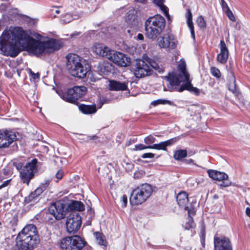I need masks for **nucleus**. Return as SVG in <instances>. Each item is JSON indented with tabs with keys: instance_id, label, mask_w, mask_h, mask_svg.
Here are the masks:
<instances>
[{
	"instance_id": "f257e3e1",
	"label": "nucleus",
	"mask_w": 250,
	"mask_h": 250,
	"mask_svg": "<svg viewBox=\"0 0 250 250\" xmlns=\"http://www.w3.org/2000/svg\"><path fill=\"white\" fill-rule=\"evenodd\" d=\"M31 37L21 27H15L4 30L0 42L4 54L12 57L17 56L21 50L32 53Z\"/></svg>"
},
{
	"instance_id": "f03ea898",
	"label": "nucleus",
	"mask_w": 250,
	"mask_h": 250,
	"mask_svg": "<svg viewBox=\"0 0 250 250\" xmlns=\"http://www.w3.org/2000/svg\"><path fill=\"white\" fill-rule=\"evenodd\" d=\"M179 73L177 75H169L167 80L171 86H176L174 90L178 92H182L188 90L194 93L196 95L200 94V90L193 87L189 80V75L186 70V64L181 62L178 66Z\"/></svg>"
},
{
	"instance_id": "7ed1b4c3",
	"label": "nucleus",
	"mask_w": 250,
	"mask_h": 250,
	"mask_svg": "<svg viewBox=\"0 0 250 250\" xmlns=\"http://www.w3.org/2000/svg\"><path fill=\"white\" fill-rule=\"evenodd\" d=\"M39 240L36 226L33 224L26 225L17 237L15 250H32Z\"/></svg>"
},
{
	"instance_id": "20e7f679",
	"label": "nucleus",
	"mask_w": 250,
	"mask_h": 250,
	"mask_svg": "<svg viewBox=\"0 0 250 250\" xmlns=\"http://www.w3.org/2000/svg\"><path fill=\"white\" fill-rule=\"evenodd\" d=\"M165 25V18L159 14L149 17L145 22L146 37L152 40H155L164 31Z\"/></svg>"
},
{
	"instance_id": "39448f33",
	"label": "nucleus",
	"mask_w": 250,
	"mask_h": 250,
	"mask_svg": "<svg viewBox=\"0 0 250 250\" xmlns=\"http://www.w3.org/2000/svg\"><path fill=\"white\" fill-rule=\"evenodd\" d=\"M66 66L69 73L72 76L79 78H84L88 69L84 66L82 58L76 54L69 53L66 56Z\"/></svg>"
},
{
	"instance_id": "423d86ee",
	"label": "nucleus",
	"mask_w": 250,
	"mask_h": 250,
	"mask_svg": "<svg viewBox=\"0 0 250 250\" xmlns=\"http://www.w3.org/2000/svg\"><path fill=\"white\" fill-rule=\"evenodd\" d=\"M30 43L31 44L32 53L36 55L41 54L45 51H48L49 50H57L61 47V45L59 42L52 39L46 41L41 42L31 37Z\"/></svg>"
},
{
	"instance_id": "0eeeda50",
	"label": "nucleus",
	"mask_w": 250,
	"mask_h": 250,
	"mask_svg": "<svg viewBox=\"0 0 250 250\" xmlns=\"http://www.w3.org/2000/svg\"><path fill=\"white\" fill-rule=\"evenodd\" d=\"M37 161V159H34L31 162L26 163L24 166L20 162L13 163L14 166L20 171V177L22 182L27 185H29L30 180L34 176Z\"/></svg>"
},
{
	"instance_id": "6e6552de",
	"label": "nucleus",
	"mask_w": 250,
	"mask_h": 250,
	"mask_svg": "<svg viewBox=\"0 0 250 250\" xmlns=\"http://www.w3.org/2000/svg\"><path fill=\"white\" fill-rule=\"evenodd\" d=\"M152 192L151 187L148 184H143L133 189L130 197V202L138 205L145 202Z\"/></svg>"
},
{
	"instance_id": "1a4fd4ad",
	"label": "nucleus",
	"mask_w": 250,
	"mask_h": 250,
	"mask_svg": "<svg viewBox=\"0 0 250 250\" xmlns=\"http://www.w3.org/2000/svg\"><path fill=\"white\" fill-rule=\"evenodd\" d=\"M85 242L79 236L75 235L63 238L60 244L62 250H81Z\"/></svg>"
},
{
	"instance_id": "9d476101",
	"label": "nucleus",
	"mask_w": 250,
	"mask_h": 250,
	"mask_svg": "<svg viewBox=\"0 0 250 250\" xmlns=\"http://www.w3.org/2000/svg\"><path fill=\"white\" fill-rule=\"evenodd\" d=\"M82 225L81 217L76 211H72L68 216L66 221V228L69 233H75L80 229Z\"/></svg>"
},
{
	"instance_id": "9b49d317",
	"label": "nucleus",
	"mask_w": 250,
	"mask_h": 250,
	"mask_svg": "<svg viewBox=\"0 0 250 250\" xmlns=\"http://www.w3.org/2000/svg\"><path fill=\"white\" fill-rule=\"evenodd\" d=\"M67 209L65 204L61 201H57L50 205L48 212L54 217L55 220H60L65 217Z\"/></svg>"
},
{
	"instance_id": "f8f14e48",
	"label": "nucleus",
	"mask_w": 250,
	"mask_h": 250,
	"mask_svg": "<svg viewBox=\"0 0 250 250\" xmlns=\"http://www.w3.org/2000/svg\"><path fill=\"white\" fill-rule=\"evenodd\" d=\"M152 70L145 60L137 61L134 74L137 78H142L150 75Z\"/></svg>"
},
{
	"instance_id": "ddd939ff",
	"label": "nucleus",
	"mask_w": 250,
	"mask_h": 250,
	"mask_svg": "<svg viewBox=\"0 0 250 250\" xmlns=\"http://www.w3.org/2000/svg\"><path fill=\"white\" fill-rule=\"evenodd\" d=\"M109 57L108 60L120 66L126 67L129 66L130 64V58L121 52H115L113 50Z\"/></svg>"
},
{
	"instance_id": "4468645a",
	"label": "nucleus",
	"mask_w": 250,
	"mask_h": 250,
	"mask_svg": "<svg viewBox=\"0 0 250 250\" xmlns=\"http://www.w3.org/2000/svg\"><path fill=\"white\" fill-rule=\"evenodd\" d=\"M207 172L209 177L213 180L222 181L221 187H227L231 185V182L228 180V175L225 173L213 169H209Z\"/></svg>"
},
{
	"instance_id": "2eb2a0df",
	"label": "nucleus",
	"mask_w": 250,
	"mask_h": 250,
	"mask_svg": "<svg viewBox=\"0 0 250 250\" xmlns=\"http://www.w3.org/2000/svg\"><path fill=\"white\" fill-rule=\"evenodd\" d=\"M177 41L172 35L165 34L158 41L160 48L166 49H173L177 45Z\"/></svg>"
},
{
	"instance_id": "dca6fc26",
	"label": "nucleus",
	"mask_w": 250,
	"mask_h": 250,
	"mask_svg": "<svg viewBox=\"0 0 250 250\" xmlns=\"http://www.w3.org/2000/svg\"><path fill=\"white\" fill-rule=\"evenodd\" d=\"M16 139V135L12 132L0 130V147H8Z\"/></svg>"
},
{
	"instance_id": "f3484780",
	"label": "nucleus",
	"mask_w": 250,
	"mask_h": 250,
	"mask_svg": "<svg viewBox=\"0 0 250 250\" xmlns=\"http://www.w3.org/2000/svg\"><path fill=\"white\" fill-rule=\"evenodd\" d=\"M214 244L215 250H232L229 239L226 237H215Z\"/></svg>"
},
{
	"instance_id": "a211bd4d",
	"label": "nucleus",
	"mask_w": 250,
	"mask_h": 250,
	"mask_svg": "<svg viewBox=\"0 0 250 250\" xmlns=\"http://www.w3.org/2000/svg\"><path fill=\"white\" fill-rule=\"evenodd\" d=\"M93 51L98 55L109 59L113 50L103 44L96 43L93 47Z\"/></svg>"
},
{
	"instance_id": "6ab92c4d",
	"label": "nucleus",
	"mask_w": 250,
	"mask_h": 250,
	"mask_svg": "<svg viewBox=\"0 0 250 250\" xmlns=\"http://www.w3.org/2000/svg\"><path fill=\"white\" fill-rule=\"evenodd\" d=\"M220 52L217 55V60L222 64L226 63L228 60L229 52L224 40H221L220 43Z\"/></svg>"
},
{
	"instance_id": "aec40b11",
	"label": "nucleus",
	"mask_w": 250,
	"mask_h": 250,
	"mask_svg": "<svg viewBox=\"0 0 250 250\" xmlns=\"http://www.w3.org/2000/svg\"><path fill=\"white\" fill-rule=\"evenodd\" d=\"M137 17V11L135 9H132L127 13L125 21L131 27H136L138 23Z\"/></svg>"
},
{
	"instance_id": "412c9836",
	"label": "nucleus",
	"mask_w": 250,
	"mask_h": 250,
	"mask_svg": "<svg viewBox=\"0 0 250 250\" xmlns=\"http://www.w3.org/2000/svg\"><path fill=\"white\" fill-rule=\"evenodd\" d=\"M178 140V137H175L164 142H161L159 144L149 145L148 147L151 149L166 150L167 146L175 144Z\"/></svg>"
},
{
	"instance_id": "4be33fe9",
	"label": "nucleus",
	"mask_w": 250,
	"mask_h": 250,
	"mask_svg": "<svg viewBox=\"0 0 250 250\" xmlns=\"http://www.w3.org/2000/svg\"><path fill=\"white\" fill-rule=\"evenodd\" d=\"M176 199L178 205L185 210H188V213H189V210L188 206V198L187 193L185 191L179 193L177 195Z\"/></svg>"
},
{
	"instance_id": "5701e85b",
	"label": "nucleus",
	"mask_w": 250,
	"mask_h": 250,
	"mask_svg": "<svg viewBox=\"0 0 250 250\" xmlns=\"http://www.w3.org/2000/svg\"><path fill=\"white\" fill-rule=\"evenodd\" d=\"M144 60H145L147 63H148L154 69L160 73H162L164 71V68L162 66V63L159 61H156L146 55H144L143 57Z\"/></svg>"
},
{
	"instance_id": "b1692460",
	"label": "nucleus",
	"mask_w": 250,
	"mask_h": 250,
	"mask_svg": "<svg viewBox=\"0 0 250 250\" xmlns=\"http://www.w3.org/2000/svg\"><path fill=\"white\" fill-rule=\"evenodd\" d=\"M109 87L111 90H125L127 88V83L111 80L109 81Z\"/></svg>"
},
{
	"instance_id": "393cba45",
	"label": "nucleus",
	"mask_w": 250,
	"mask_h": 250,
	"mask_svg": "<svg viewBox=\"0 0 250 250\" xmlns=\"http://www.w3.org/2000/svg\"><path fill=\"white\" fill-rule=\"evenodd\" d=\"M61 98L64 101L73 104H77L78 99H75V92H71L70 89L66 92L63 93L60 95Z\"/></svg>"
},
{
	"instance_id": "a878e982",
	"label": "nucleus",
	"mask_w": 250,
	"mask_h": 250,
	"mask_svg": "<svg viewBox=\"0 0 250 250\" xmlns=\"http://www.w3.org/2000/svg\"><path fill=\"white\" fill-rule=\"evenodd\" d=\"M67 209L70 211H82L84 210V206L81 201H72L68 205Z\"/></svg>"
},
{
	"instance_id": "bb28decb",
	"label": "nucleus",
	"mask_w": 250,
	"mask_h": 250,
	"mask_svg": "<svg viewBox=\"0 0 250 250\" xmlns=\"http://www.w3.org/2000/svg\"><path fill=\"white\" fill-rule=\"evenodd\" d=\"M79 109L84 114H90L94 113L96 112L97 109L95 104L93 105H85L81 104L79 106Z\"/></svg>"
},
{
	"instance_id": "cd10ccee",
	"label": "nucleus",
	"mask_w": 250,
	"mask_h": 250,
	"mask_svg": "<svg viewBox=\"0 0 250 250\" xmlns=\"http://www.w3.org/2000/svg\"><path fill=\"white\" fill-rule=\"evenodd\" d=\"M87 88L85 86H76L70 89L71 92H75V99H79L86 94Z\"/></svg>"
},
{
	"instance_id": "c85d7f7f",
	"label": "nucleus",
	"mask_w": 250,
	"mask_h": 250,
	"mask_svg": "<svg viewBox=\"0 0 250 250\" xmlns=\"http://www.w3.org/2000/svg\"><path fill=\"white\" fill-rule=\"evenodd\" d=\"M229 90L231 91L235 95L238 96L239 91L236 87L235 84V78L233 74H231L229 77V83L228 85Z\"/></svg>"
},
{
	"instance_id": "c756f323",
	"label": "nucleus",
	"mask_w": 250,
	"mask_h": 250,
	"mask_svg": "<svg viewBox=\"0 0 250 250\" xmlns=\"http://www.w3.org/2000/svg\"><path fill=\"white\" fill-rule=\"evenodd\" d=\"M192 13L189 10H188L187 18V23L190 30L191 37L194 40L195 39V35L194 30V26L192 21Z\"/></svg>"
},
{
	"instance_id": "7c9ffc66",
	"label": "nucleus",
	"mask_w": 250,
	"mask_h": 250,
	"mask_svg": "<svg viewBox=\"0 0 250 250\" xmlns=\"http://www.w3.org/2000/svg\"><path fill=\"white\" fill-rule=\"evenodd\" d=\"M164 0H153L154 3L160 7V9L163 12L164 14L169 20L170 16L168 14V8L164 4Z\"/></svg>"
},
{
	"instance_id": "2f4dec72",
	"label": "nucleus",
	"mask_w": 250,
	"mask_h": 250,
	"mask_svg": "<svg viewBox=\"0 0 250 250\" xmlns=\"http://www.w3.org/2000/svg\"><path fill=\"white\" fill-rule=\"evenodd\" d=\"M187 156V151L185 149H179L175 151L173 158L175 160L181 161Z\"/></svg>"
},
{
	"instance_id": "473e14b6",
	"label": "nucleus",
	"mask_w": 250,
	"mask_h": 250,
	"mask_svg": "<svg viewBox=\"0 0 250 250\" xmlns=\"http://www.w3.org/2000/svg\"><path fill=\"white\" fill-rule=\"evenodd\" d=\"M97 242L100 245L106 246V241L105 236L99 232H95L93 233Z\"/></svg>"
},
{
	"instance_id": "72a5a7b5",
	"label": "nucleus",
	"mask_w": 250,
	"mask_h": 250,
	"mask_svg": "<svg viewBox=\"0 0 250 250\" xmlns=\"http://www.w3.org/2000/svg\"><path fill=\"white\" fill-rule=\"evenodd\" d=\"M168 104L169 105H173V102L167 100H164V99H158L157 100H155L151 102V104L154 106H156L158 104Z\"/></svg>"
},
{
	"instance_id": "f704fd0d",
	"label": "nucleus",
	"mask_w": 250,
	"mask_h": 250,
	"mask_svg": "<svg viewBox=\"0 0 250 250\" xmlns=\"http://www.w3.org/2000/svg\"><path fill=\"white\" fill-rule=\"evenodd\" d=\"M189 213L190 212L188 213V221L185 225V228L186 229H189L191 228H194L195 226L193 220L191 217H190Z\"/></svg>"
},
{
	"instance_id": "c9c22d12",
	"label": "nucleus",
	"mask_w": 250,
	"mask_h": 250,
	"mask_svg": "<svg viewBox=\"0 0 250 250\" xmlns=\"http://www.w3.org/2000/svg\"><path fill=\"white\" fill-rule=\"evenodd\" d=\"M197 22L199 26L201 28H205L206 26L205 20L202 16H200L197 18Z\"/></svg>"
},
{
	"instance_id": "e433bc0d",
	"label": "nucleus",
	"mask_w": 250,
	"mask_h": 250,
	"mask_svg": "<svg viewBox=\"0 0 250 250\" xmlns=\"http://www.w3.org/2000/svg\"><path fill=\"white\" fill-rule=\"evenodd\" d=\"M224 11L230 21H235V18L229 8L224 10Z\"/></svg>"
},
{
	"instance_id": "4c0bfd02",
	"label": "nucleus",
	"mask_w": 250,
	"mask_h": 250,
	"mask_svg": "<svg viewBox=\"0 0 250 250\" xmlns=\"http://www.w3.org/2000/svg\"><path fill=\"white\" fill-rule=\"evenodd\" d=\"M36 198H37V196L34 194L33 192H32L28 196L25 198L24 202L26 204H28L33 201Z\"/></svg>"
},
{
	"instance_id": "58836bf2",
	"label": "nucleus",
	"mask_w": 250,
	"mask_h": 250,
	"mask_svg": "<svg viewBox=\"0 0 250 250\" xmlns=\"http://www.w3.org/2000/svg\"><path fill=\"white\" fill-rule=\"evenodd\" d=\"M155 138L152 135H149L146 137L144 139V142L146 144L150 145L155 141Z\"/></svg>"
},
{
	"instance_id": "ea45409f",
	"label": "nucleus",
	"mask_w": 250,
	"mask_h": 250,
	"mask_svg": "<svg viewBox=\"0 0 250 250\" xmlns=\"http://www.w3.org/2000/svg\"><path fill=\"white\" fill-rule=\"evenodd\" d=\"M211 73L213 76L217 78H219L221 76V73L219 70L215 67H212L210 69Z\"/></svg>"
},
{
	"instance_id": "a19ab883",
	"label": "nucleus",
	"mask_w": 250,
	"mask_h": 250,
	"mask_svg": "<svg viewBox=\"0 0 250 250\" xmlns=\"http://www.w3.org/2000/svg\"><path fill=\"white\" fill-rule=\"evenodd\" d=\"M44 190V188H42L41 186H40V187L38 188L36 190H35L33 191V192L35 195L38 197Z\"/></svg>"
},
{
	"instance_id": "79ce46f5",
	"label": "nucleus",
	"mask_w": 250,
	"mask_h": 250,
	"mask_svg": "<svg viewBox=\"0 0 250 250\" xmlns=\"http://www.w3.org/2000/svg\"><path fill=\"white\" fill-rule=\"evenodd\" d=\"M121 202H122V207L123 208L125 207L127 205V197L126 195H123L122 200H121Z\"/></svg>"
},
{
	"instance_id": "37998d69",
	"label": "nucleus",
	"mask_w": 250,
	"mask_h": 250,
	"mask_svg": "<svg viewBox=\"0 0 250 250\" xmlns=\"http://www.w3.org/2000/svg\"><path fill=\"white\" fill-rule=\"evenodd\" d=\"M149 146H145L143 144H139V145H136L135 146V150H142V149H146V148H149V147H148Z\"/></svg>"
},
{
	"instance_id": "c03bdc74",
	"label": "nucleus",
	"mask_w": 250,
	"mask_h": 250,
	"mask_svg": "<svg viewBox=\"0 0 250 250\" xmlns=\"http://www.w3.org/2000/svg\"><path fill=\"white\" fill-rule=\"evenodd\" d=\"M50 181H51V180H50V179L45 180H44V182L41 184V186L42 188H44V190H45L46 189V188L48 187V186H49Z\"/></svg>"
},
{
	"instance_id": "a18cd8bd",
	"label": "nucleus",
	"mask_w": 250,
	"mask_h": 250,
	"mask_svg": "<svg viewBox=\"0 0 250 250\" xmlns=\"http://www.w3.org/2000/svg\"><path fill=\"white\" fill-rule=\"evenodd\" d=\"M154 157V154L152 153H146L142 155L143 158H152Z\"/></svg>"
},
{
	"instance_id": "49530a36",
	"label": "nucleus",
	"mask_w": 250,
	"mask_h": 250,
	"mask_svg": "<svg viewBox=\"0 0 250 250\" xmlns=\"http://www.w3.org/2000/svg\"><path fill=\"white\" fill-rule=\"evenodd\" d=\"M30 74L32 78L34 80L39 79L40 78V74L39 73H35L31 70H30Z\"/></svg>"
},
{
	"instance_id": "de8ad7c7",
	"label": "nucleus",
	"mask_w": 250,
	"mask_h": 250,
	"mask_svg": "<svg viewBox=\"0 0 250 250\" xmlns=\"http://www.w3.org/2000/svg\"><path fill=\"white\" fill-rule=\"evenodd\" d=\"M221 5L223 11L228 8H229V7L228 6L225 0H221Z\"/></svg>"
},
{
	"instance_id": "09e8293b",
	"label": "nucleus",
	"mask_w": 250,
	"mask_h": 250,
	"mask_svg": "<svg viewBox=\"0 0 250 250\" xmlns=\"http://www.w3.org/2000/svg\"><path fill=\"white\" fill-rule=\"evenodd\" d=\"M63 176V172L62 170H59L56 174V177L58 179H61Z\"/></svg>"
},
{
	"instance_id": "8fccbe9b",
	"label": "nucleus",
	"mask_w": 250,
	"mask_h": 250,
	"mask_svg": "<svg viewBox=\"0 0 250 250\" xmlns=\"http://www.w3.org/2000/svg\"><path fill=\"white\" fill-rule=\"evenodd\" d=\"M9 181V180H7L5 181L2 184L0 185V189H1L2 188L7 186Z\"/></svg>"
},
{
	"instance_id": "3c124183",
	"label": "nucleus",
	"mask_w": 250,
	"mask_h": 250,
	"mask_svg": "<svg viewBox=\"0 0 250 250\" xmlns=\"http://www.w3.org/2000/svg\"><path fill=\"white\" fill-rule=\"evenodd\" d=\"M137 39L140 41H143L144 40V36L143 34L139 33L137 35Z\"/></svg>"
},
{
	"instance_id": "603ef678",
	"label": "nucleus",
	"mask_w": 250,
	"mask_h": 250,
	"mask_svg": "<svg viewBox=\"0 0 250 250\" xmlns=\"http://www.w3.org/2000/svg\"><path fill=\"white\" fill-rule=\"evenodd\" d=\"M33 36L36 38L38 40H40L41 39V37L42 36H41V35L38 34V33H36V34H33Z\"/></svg>"
},
{
	"instance_id": "864d4df0",
	"label": "nucleus",
	"mask_w": 250,
	"mask_h": 250,
	"mask_svg": "<svg viewBox=\"0 0 250 250\" xmlns=\"http://www.w3.org/2000/svg\"><path fill=\"white\" fill-rule=\"evenodd\" d=\"M185 161L188 164H190L193 163V161L191 159L186 160Z\"/></svg>"
},
{
	"instance_id": "5fc2aeb1",
	"label": "nucleus",
	"mask_w": 250,
	"mask_h": 250,
	"mask_svg": "<svg viewBox=\"0 0 250 250\" xmlns=\"http://www.w3.org/2000/svg\"><path fill=\"white\" fill-rule=\"evenodd\" d=\"M246 213L249 217H250V208H247L246 209Z\"/></svg>"
},
{
	"instance_id": "6e6d98bb",
	"label": "nucleus",
	"mask_w": 250,
	"mask_h": 250,
	"mask_svg": "<svg viewBox=\"0 0 250 250\" xmlns=\"http://www.w3.org/2000/svg\"><path fill=\"white\" fill-rule=\"evenodd\" d=\"M147 0H135V1L137 2L143 3H144Z\"/></svg>"
},
{
	"instance_id": "4d7b16f0",
	"label": "nucleus",
	"mask_w": 250,
	"mask_h": 250,
	"mask_svg": "<svg viewBox=\"0 0 250 250\" xmlns=\"http://www.w3.org/2000/svg\"><path fill=\"white\" fill-rule=\"evenodd\" d=\"M56 13L59 14L60 13V11L58 10H56Z\"/></svg>"
},
{
	"instance_id": "13d9d810",
	"label": "nucleus",
	"mask_w": 250,
	"mask_h": 250,
	"mask_svg": "<svg viewBox=\"0 0 250 250\" xmlns=\"http://www.w3.org/2000/svg\"><path fill=\"white\" fill-rule=\"evenodd\" d=\"M214 198H218V196L217 195H214Z\"/></svg>"
},
{
	"instance_id": "bf43d9fd",
	"label": "nucleus",
	"mask_w": 250,
	"mask_h": 250,
	"mask_svg": "<svg viewBox=\"0 0 250 250\" xmlns=\"http://www.w3.org/2000/svg\"><path fill=\"white\" fill-rule=\"evenodd\" d=\"M66 17H70V15H69V14H66Z\"/></svg>"
},
{
	"instance_id": "052dcab7",
	"label": "nucleus",
	"mask_w": 250,
	"mask_h": 250,
	"mask_svg": "<svg viewBox=\"0 0 250 250\" xmlns=\"http://www.w3.org/2000/svg\"><path fill=\"white\" fill-rule=\"evenodd\" d=\"M127 32H128V33H130V30H127Z\"/></svg>"
},
{
	"instance_id": "680f3d73",
	"label": "nucleus",
	"mask_w": 250,
	"mask_h": 250,
	"mask_svg": "<svg viewBox=\"0 0 250 250\" xmlns=\"http://www.w3.org/2000/svg\"><path fill=\"white\" fill-rule=\"evenodd\" d=\"M130 166L131 167V168H132V167H133V165H130Z\"/></svg>"
}]
</instances>
